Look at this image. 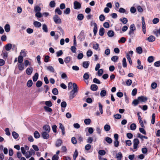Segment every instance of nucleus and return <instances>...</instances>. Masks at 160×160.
I'll return each mask as SVG.
<instances>
[{
    "instance_id": "de8ad7c7",
    "label": "nucleus",
    "mask_w": 160,
    "mask_h": 160,
    "mask_svg": "<svg viewBox=\"0 0 160 160\" xmlns=\"http://www.w3.org/2000/svg\"><path fill=\"white\" fill-rule=\"evenodd\" d=\"M98 153L100 155H104L105 154L106 152L104 150H100L98 151Z\"/></svg>"
},
{
    "instance_id": "4c0bfd02",
    "label": "nucleus",
    "mask_w": 160,
    "mask_h": 160,
    "mask_svg": "<svg viewBox=\"0 0 160 160\" xmlns=\"http://www.w3.org/2000/svg\"><path fill=\"white\" fill-rule=\"evenodd\" d=\"M137 52L138 54H141L142 52V49L140 47H139L136 48Z\"/></svg>"
},
{
    "instance_id": "c85d7f7f",
    "label": "nucleus",
    "mask_w": 160,
    "mask_h": 160,
    "mask_svg": "<svg viewBox=\"0 0 160 160\" xmlns=\"http://www.w3.org/2000/svg\"><path fill=\"white\" fill-rule=\"evenodd\" d=\"M56 3L54 1H52L49 3V6L50 7L53 8L55 7Z\"/></svg>"
},
{
    "instance_id": "09e8293b",
    "label": "nucleus",
    "mask_w": 160,
    "mask_h": 160,
    "mask_svg": "<svg viewBox=\"0 0 160 160\" xmlns=\"http://www.w3.org/2000/svg\"><path fill=\"white\" fill-rule=\"evenodd\" d=\"M100 96L102 97L106 96V90H102L100 92Z\"/></svg>"
},
{
    "instance_id": "473e14b6",
    "label": "nucleus",
    "mask_w": 160,
    "mask_h": 160,
    "mask_svg": "<svg viewBox=\"0 0 160 160\" xmlns=\"http://www.w3.org/2000/svg\"><path fill=\"white\" fill-rule=\"evenodd\" d=\"M84 18V16L82 14H79L78 15L77 18L80 21L82 20Z\"/></svg>"
},
{
    "instance_id": "2eb2a0df",
    "label": "nucleus",
    "mask_w": 160,
    "mask_h": 160,
    "mask_svg": "<svg viewBox=\"0 0 160 160\" xmlns=\"http://www.w3.org/2000/svg\"><path fill=\"white\" fill-rule=\"evenodd\" d=\"M116 157L118 160H121L122 155L121 152H119L116 154Z\"/></svg>"
},
{
    "instance_id": "603ef678",
    "label": "nucleus",
    "mask_w": 160,
    "mask_h": 160,
    "mask_svg": "<svg viewBox=\"0 0 160 160\" xmlns=\"http://www.w3.org/2000/svg\"><path fill=\"white\" fill-rule=\"evenodd\" d=\"M99 109L101 114L103 113L102 105L100 102L98 103Z\"/></svg>"
},
{
    "instance_id": "c9c22d12",
    "label": "nucleus",
    "mask_w": 160,
    "mask_h": 160,
    "mask_svg": "<svg viewBox=\"0 0 160 160\" xmlns=\"http://www.w3.org/2000/svg\"><path fill=\"white\" fill-rule=\"evenodd\" d=\"M42 29L44 32H48V28L46 24H44L43 25Z\"/></svg>"
},
{
    "instance_id": "6e6d98bb",
    "label": "nucleus",
    "mask_w": 160,
    "mask_h": 160,
    "mask_svg": "<svg viewBox=\"0 0 160 160\" xmlns=\"http://www.w3.org/2000/svg\"><path fill=\"white\" fill-rule=\"evenodd\" d=\"M126 41V38L124 37H122L120 39L118 40V42L119 43H124Z\"/></svg>"
},
{
    "instance_id": "f8f14e48",
    "label": "nucleus",
    "mask_w": 160,
    "mask_h": 160,
    "mask_svg": "<svg viewBox=\"0 0 160 160\" xmlns=\"http://www.w3.org/2000/svg\"><path fill=\"white\" fill-rule=\"evenodd\" d=\"M89 65V62L88 61H84L83 62V67L85 68H87Z\"/></svg>"
},
{
    "instance_id": "e2e57ef3",
    "label": "nucleus",
    "mask_w": 160,
    "mask_h": 160,
    "mask_svg": "<svg viewBox=\"0 0 160 160\" xmlns=\"http://www.w3.org/2000/svg\"><path fill=\"white\" fill-rule=\"evenodd\" d=\"M154 34L156 36L158 37V34H159L160 35V28L158 30L154 31Z\"/></svg>"
},
{
    "instance_id": "37998d69",
    "label": "nucleus",
    "mask_w": 160,
    "mask_h": 160,
    "mask_svg": "<svg viewBox=\"0 0 160 160\" xmlns=\"http://www.w3.org/2000/svg\"><path fill=\"white\" fill-rule=\"evenodd\" d=\"M99 47V45L97 43H93V48L95 50H98Z\"/></svg>"
},
{
    "instance_id": "72a5a7b5",
    "label": "nucleus",
    "mask_w": 160,
    "mask_h": 160,
    "mask_svg": "<svg viewBox=\"0 0 160 160\" xmlns=\"http://www.w3.org/2000/svg\"><path fill=\"white\" fill-rule=\"evenodd\" d=\"M12 135L13 138L15 139L17 138L19 136L18 134L14 131L12 132Z\"/></svg>"
},
{
    "instance_id": "e433bc0d",
    "label": "nucleus",
    "mask_w": 160,
    "mask_h": 160,
    "mask_svg": "<svg viewBox=\"0 0 160 160\" xmlns=\"http://www.w3.org/2000/svg\"><path fill=\"white\" fill-rule=\"evenodd\" d=\"M106 141L109 144H111L112 142V140L110 137H106L105 138Z\"/></svg>"
},
{
    "instance_id": "bb28decb",
    "label": "nucleus",
    "mask_w": 160,
    "mask_h": 160,
    "mask_svg": "<svg viewBox=\"0 0 160 160\" xmlns=\"http://www.w3.org/2000/svg\"><path fill=\"white\" fill-rule=\"evenodd\" d=\"M110 128V126L108 124H106L104 126V129L106 132L109 131Z\"/></svg>"
},
{
    "instance_id": "f3484780",
    "label": "nucleus",
    "mask_w": 160,
    "mask_h": 160,
    "mask_svg": "<svg viewBox=\"0 0 160 160\" xmlns=\"http://www.w3.org/2000/svg\"><path fill=\"white\" fill-rule=\"evenodd\" d=\"M93 24H94V27L93 28V31L94 34L95 35H96V33H97V31H98L97 26V24L96 23L94 22V23Z\"/></svg>"
},
{
    "instance_id": "ddd939ff",
    "label": "nucleus",
    "mask_w": 160,
    "mask_h": 160,
    "mask_svg": "<svg viewBox=\"0 0 160 160\" xmlns=\"http://www.w3.org/2000/svg\"><path fill=\"white\" fill-rule=\"evenodd\" d=\"M107 34L109 37L111 38L114 36V32L112 30H109Z\"/></svg>"
},
{
    "instance_id": "c03bdc74",
    "label": "nucleus",
    "mask_w": 160,
    "mask_h": 160,
    "mask_svg": "<svg viewBox=\"0 0 160 160\" xmlns=\"http://www.w3.org/2000/svg\"><path fill=\"white\" fill-rule=\"evenodd\" d=\"M45 104L48 107H51L52 106V103L50 101H46Z\"/></svg>"
},
{
    "instance_id": "4be33fe9",
    "label": "nucleus",
    "mask_w": 160,
    "mask_h": 160,
    "mask_svg": "<svg viewBox=\"0 0 160 160\" xmlns=\"http://www.w3.org/2000/svg\"><path fill=\"white\" fill-rule=\"evenodd\" d=\"M122 65L123 68H126L127 67V63L126 60L125 58H123L122 60Z\"/></svg>"
},
{
    "instance_id": "aec40b11",
    "label": "nucleus",
    "mask_w": 160,
    "mask_h": 160,
    "mask_svg": "<svg viewBox=\"0 0 160 160\" xmlns=\"http://www.w3.org/2000/svg\"><path fill=\"white\" fill-rule=\"evenodd\" d=\"M12 47V44L11 43H8L5 46V49L7 51H9Z\"/></svg>"
},
{
    "instance_id": "0e129e2a",
    "label": "nucleus",
    "mask_w": 160,
    "mask_h": 160,
    "mask_svg": "<svg viewBox=\"0 0 160 160\" xmlns=\"http://www.w3.org/2000/svg\"><path fill=\"white\" fill-rule=\"evenodd\" d=\"M98 70V75L99 76H101L103 72V70L102 69H101Z\"/></svg>"
},
{
    "instance_id": "a18cd8bd",
    "label": "nucleus",
    "mask_w": 160,
    "mask_h": 160,
    "mask_svg": "<svg viewBox=\"0 0 160 160\" xmlns=\"http://www.w3.org/2000/svg\"><path fill=\"white\" fill-rule=\"evenodd\" d=\"M23 60V58L22 56H19L18 57V62L20 63H22Z\"/></svg>"
},
{
    "instance_id": "9b49d317",
    "label": "nucleus",
    "mask_w": 160,
    "mask_h": 160,
    "mask_svg": "<svg viewBox=\"0 0 160 160\" xmlns=\"http://www.w3.org/2000/svg\"><path fill=\"white\" fill-rule=\"evenodd\" d=\"M33 25L34 27L37 28H39L41 27V24L40 22L38 21H34L33 22Z\"/></svg>"
},
{
    "instance_id": "7c9ffc66",
    "label": "nucleus",
    "mask_w": 160,
    "mask_h": 160,
    "mask_svg": "<svg viewBox=\"0 0 160 160\" xmlns=\"http://www.w3.org/2000/svg\"><path fill=\"white\" fill-rule=\"evenodd\" d=\"M43 108L46 112H51L52 111V109L49 107L45 106H44Z\"/></svg>"
},
{
    "instance_id": "13d9d810",
    "label": "nucleus",
    "mask_w": 160,
    "mask_h": 160,
    "mask_svg": "<svg viewBox=\"0 0 160 160\" xmlns=\"http://www.w3.org/2000/svg\"><path fill=\"white\" fill-rule=\"evenodd\" d=\"M61 106L62 108H65L67 106V103L65 101L62 102L61 103Z\"/></svg>"
},
{
    "instance_id": "20e7f679",
    "label": "nucleus",
    "mask_w": 160,
    "mask_h": 160,
    "mask_svg": "<svg viewBox=\"0 0 160 160\" xmlns=\"http://www.w3.org/2000/svg\"><path fill=\"white\" fill-rule=\"evenodd\" d=\"M133 149L135 150L133 151H135L137 150L138 148V145L139 143V140L137 138L134 139L133 141Z\"/></svg>"
},
{
    "instance_id": "3c124183",
    "label": "nucleus",
    "mask_w": 160,
    "mask_h": 160,
    "mask_svg": "<svg viewBox=\"0 0 160 160\" xmlns=\"http://www.w3.org/2000/svg\"><path fill=\"white\" fill-rule=\"evenodd\" d=\"M154 58L152 56H150L148 57V61L149 62H152L153 61Z\"/></svg>"
},
{
    "instance_id": "f03ea898",
    "label": "nucleus",
    "mask_w": 160,
    "mask_h": 160,
    "mask_svg": "<svg viewBox=\"0 0 160 160\" xmlns=\"http://www.w3.org/2000/svg\"><path fill=\"white\" fill-rule=\"evenodd\" d=\"M53 20L56 24H60L62 23V20L57 15H55L53 18Z\"/></svg>"
},
{
    "instance_id": "a211bd4d",
    "label": "nucleus",
    "mask_w": 160,
    "mask_h": 160,
    "mask_svg": "<svg viewBox=\"0 0 160 160\" xmlns=\"http://www.w3.org/2000/svg\"><path fill=\"white\" fill-rule=\"evenodd\" d=\"M18 66L20 71H22L24 69V66L23 63H20L18 65Z\"/></svg>"
},
{
    "instance_id": "f704fd0d",
    "label": "nucleus",
    "mask_w": 160,
    "mask_h": 160,
    "mask_svg": "<svg viewBox=\"0 0 160 160\" xmlns=\"http://www.w3.org/2000/svg\"><path fill=\"white\" fill-rule=\"evenodd\" d=\"M91 120L89 118L86 119L84 120V122L86 125H88L90 124Z\"/></svg>"
},
{
    "instance_id": "69168bd1",
    "label": "nucleus",
    "mask_w": 160,
    "mask_h": 160,
    "mask_svg": "<svg viewBox=\"0 0 160 160\" xmlns=\"http://www.w3.org/2000/svg\"><path fill=\"white\" fill-rule=\"evenodd\" d=\"M97 133L98 134H100L101 133V129L100 128L98 127L97 126L96 128V129Z\"/></svg>"
},
{
    "instance_id": "f257e3e1",
    "label": "nucleus",
    "mask_w": 160,
    "mask_h": 160,
    "mask_svg": "<svg viewBox=\"0 0 160 160\" xmlns=\"http://www.w3.org/2000/svg\"><path fill=\"white\" fill-rule=\"evenodd\" d=\"M78 92V89L77 85L75 83H73V88L70 92L69 95V98L72 99L77 95Z\"/></svg>"
},
{
    "instance_id": "5701e85b",
    "label": "nucleus",
    "mask_w": 160,
    "mask_h": 160,
    "mask_svg": "<svg viewBox=\"0 0 160 160\" xmlns=\"http://www.w3.org/2000/svg\"><path fill=\"white\" fill-rule=\"evenodd\" d=\"M4 29L6 32H8L10 31V26L9 24H7L4 26Z\"/></svg>"
},
{
    "instance_id": "9d476101",
    "label": "nucleus",
    "mask_w": 160,
    "mask_h": 160,
    "mask_svg": "<svg viewBox=\"0 0 160 160\" xmlns=\"http://www.w3.org/2000/svg\"><path fill=\"white\" fill-rule=\"evenodd\" d=\"M146 40H148L149 42H152L154 41L155 40V37L152 35H151L147 39H146Z\"/></svg>"
},
{
    "instance_id": "cd10ccee",
    "label": "nucleus",
    "mask_w": 160,
    "mask_h": 160,
    "mask_svg": "<svg viewBox=\"0 0 160 160\" xmlns=\"http://www.w3.org/2000/svg\"><path fill=\"white\" fill-rule=\"evenodd\" d=\"M55 12L56 13H57L59 15H61L62 13V11L59 8H56L55 10Z\"/></svg>"
},
{
    "instance_id": "393cba45",
    "label": "nucleus",
    "mask_w": 160,
    "mask_h": 160,
    "mask_svg": "<svg viewBox=\"0 0 160 160\" xmlns=\"http://www.w3.org/2000/svg\"><path fill=\"white\" fill-rule=\"evenodd\" d=\"M38 73H36L34 76L32 77V79L34 82H36V81L38 78Z\"/></svg>"
},
{
    "instance_id": "4468645a",
    "label": "nucleus",
    "mask_w": 160,
    "mask_h": 160,
    "mask_svg": "<svg viewBox=\"0 0 160 160\" xmlns=\"http://www.w3.org/2000/svg\"><path fill=\"white\" fill-rule=\"evenodd\" d=\"M43 129L46 131V132H49L50 130V128L48 125H46L43 127Z\"/></svg>"
},
{
    "instance_id": "79ce46f5",
    "label": "nucleus",
    "mask_w": 160,
    "mask_h": 160,
    "mask_svg": "<svg viewBox=\"0 0 160 160\" xmlns=\"http://www.w3.org/2000/svg\"><path fill=\"white\" fill-rule=\"evenodd\" d=\"M118 56H115L112 57L111 58V60L114 62H116L118 60Z\"/></svg>"
},
{
    "instance_id": "6ab92c4d",
    "label": "nucleus",
    "mask_w": 160,
    "mask_h": 160,
    "mask_svg": "<svg viewBox=\"0 0 160 160\" xmlns=\"http://www.w3.org/2000/svg\"><path fill=\"white\" fill-rule=\"evenodd\" d=\"M98 87L96 84H92L91 86V89L93 91H95L98 89Z\"/></svg>"
},
{
    "instance_id": "412c9836",
    "label": "nucleus",
    "mask_w": 160,
    "mask_h": 160,
    "mask_svg": "<svg viewBox=\"0 0 160 160\" xmlns=\"http://www.w3.org/2000/svg\"><path fill=\"white\" fill-rule=\"evenodd\" d=\"M120 21L122 22L123 24H126L128 22L127 19L125 18H123L120 19Z\"/></svg>"
},
{
    "instance_id": "a878e982",
    "label": "nucleus",
    "mask_w": 160,
    "mask_h": 160,
    "mask_svg": "<svg viewBox=\"0 0 160 160\" xmlns=\"http://www.w3.org/2000/svg\"><path fill=\"white\" fill-rule=\"evenodd\" d=\"M71 12V10L69 8H67L63 11L64 14L68 15Z\"/></svg>"
},
{
    "instance_id": "39448f33",
    "label": "nucleus",
    "mask_w": 160,
    "mask_h": 160,
    "mask_svg": "<svg viewBox=\"0 0 160 160\" xmlns=\"http://www.w3.org/2000/svg\"><path fill=\"white\" fill-rule=\"evenodd\" d=\"M74 8L75 9H79L81 8V3L76 1L74 2Z\"/></svg>"
},
{
    "instance_id": "774afa93",
    "label": "nucleus",
    "mask_w": 160,
    "mask_h": 160,
    "mask_svg": "<svg viewBox=\"0 0 160 160\" xmlns=\"http://www.w3.org/2000/svg\"><path fill=\"white\" fill-rule=\"evenodd\" d=\"M119 142L118 140H115L114 142V146L116 147H117L119 146Z\"/></svg>"
},
{
    "instance_id": "680f3d73",
    "label": "nucleus",
    "mask_w": 160,
    "mask_h": 160,
    "mask_svg": "<svg viewBox=\"0 0 160 160\" xmlns=\"http://www.w3.org/2000/svg\"><path fill=\"white\" fill-rule=\"evenodd\" d=\"M89 77V75L88 73H85L83 76V78L85 80L88 79Z\"/></svg>"
},
{
    "instance_id": "338daca9",
    "label": "nucleus",
    "mask_w": 160,
    "mask_h": 160,
    "mask_svg": "<svg viewBox=\"0 0 160 160\" xmlns=\"http://www.w3.org/2000/svg\"><path fill=\"white\" fill-rule=\"evenodd\" d=\"M99 19L100 21H103L105 19V17L103 15L101 14L99 16Z\"/></svg>"
},
{
    "instance_id": "4d7b16f0",
    "label": "nucleus",
    "mask_w": 160,
    "mask_h": 160,
    "mask_svg": "<svg viewBox=\"0 0 160 160\" xmlns=\"http://www.w3.org/2000/svg\"><path fill=\"white\" fill-rule=\"evenodd\" d=\"M93 82L94 83L98 84H100L101 83V82L100 80L96 78H95L93 79Z\"/></svg>"
},
{
    "instance_id": "8fccbe9b",
    "label": "nucleus",
    "mask_w": 160,
    "mask_h": 160,
    "mask_svg": "<svg viewBox=\"0 0 160 160\" xmlns=\"http://www.w3.org/2000/svg\"><path fill=\"white\" fill-rule=\"evenodd\" d=\"M155 115L154 113H153L152 115V119L151 120V123L152 124H154L155 122Z\"/></svg>"
},
{
    "instance_id": "2f4dec72",
    "label": "nucleus",
    "mask_w": 160,
    "mask_h": 160,
    "mask_svg": "<svg viewBox=\"0 0 160 160\" xmlns=\"http://www.w3.org/2000/svg\"><path fill=\"white\" fill-rule=\"evenodd\" d=\"M47 69L50 72H53L54 71V69L53 68L52 66H48L47 67Z\"/></svg>"
},
{
    "instance_id": "1a4fd4ad",
    "label": "nucleus",
    "mask_w": 160,
    "mask_h": 160,
    "mask_svg": "<svg viewBox=\"0 0 160 160\" xmlns=\"http://www.w3.org/2000/svg\"><path fill=\"white\" fill-rule=\"evenodd\" d=\"M33 71V68L32 67H30L27 68L26 70V73L28 75H30Z\"/></svg>"
},
{
    "instance_id": "bf43d9fd",
    "label": "nucleus",
    "mask_w": 160,
    "mask_h": 160,
    "mask_svg": "<svg viewBox=\"0 0 160 160\" xmlns=\"http://www.w3.org/2000/svg\"><path fill=\"white\" fill-rule=\"evenodd\" d=\"M42 84V82L40 81H38L36 83V86L37 87H40Z\"/></svg>"
},
{
    "instance_id": "49530a36",
    "label": "nucleus",
    "mask_w": 160,
    "mask_h": 160,
    "mask_svg": "<svg viewBox=\"0 0 160 160\" xmlns=\"http://www.w3.org/2000/svg\"><path fill=\"white\" fill-rule=\"evenodd\" d=\"M78 155V152L77 150H76L75 151L73 155V158L74 160H75L77 157Z\"/></svg>"
},
{
    "instance_id": "7ed1b4c3",
    "label": "nucleus",
    "mask_w": 160,
    "mask_h": 160,
    "mask_svg": "<svg viewBox=\"0 0 160 160\" xmlns=\"http://www.w3.org/2000/svg\"><path fill=\"white\" fill-rule=\"evenodd\" d=\"M35 154V151L32 149H31L29 151L26 152L25 157L27 158H29L32 155H34Z\"/></svg>"
},
{
    "instance_id": "423d86ee",
    "label": "nucleus",
    "mask_w": 160,
    "mask_h": 160,
    "mask_svg": "<svg viewBox=\"0 0 160 160\" xmlns=\"http://www.w3.org/2000/svg\"><path fill=\"white\" fill-rule=\"evenodd\" d=\"M62 143V141L61 139H58L55 142V146L57 147H60Z\"/></svg>"
},
{
    "instance_id": "c756f323",
    "label": "nucleus",
    "mask_w": 160,
    "mask_h": 160,
    "mask_svg": "<svg viewBox=\"0 0 160 160\" xmlns=\"http://www.w3.org/2000/svg\"><path fill=\"white\" fill-rule=\"evenodd\" d=\"M41 8L39 6L37 5L35 6L34 8V11L36 12H40L41 11Z\"/></svg>"
},
{
    "instance_id": "5fc2aeb1",
    "label": "nucleus",
    "mask_w": 160,
    "mask_h": 160,
    "mask_svg": "<svg viewBox=\"0 0 160 160\" xmlns=\"http://www.w3.org/2000/svg\"><path fill=\"white\" fill-rule=\"evenodd\" d=\"M52 93L55 95H57L58 94V90L56 88H54L52 90Z\"/></svg>"
},
{
    "instance_id": "b1692460",
    "label": "nucleus",
    "mask_w": 160,
    "mask_h": 160,
    "mask_svg": "<svg viewBox=\"0 0 160 160\" xmlns=\"http://www.w3.org/2000/svg\"><path fill=\"white\" fill-rule=\"evenodd\" d=\"M126 57L130 64V65H132V62L131 59L130 58V56L128 53H126Z\"/></svg>"
},
{
    "instance_id": "0eeeda50",
    "label": "nucleus",
    "mask_w": 160,
    "mask_h": 160,
    "mask_svg": "<svg viewBox=\"0 0 160 160\" xmlns=\"http://www.w3.org/2000/svg\"><path fill=\"white\" fill-rule=\"evenodd\" d=\"M138 99L139 102H145L147 100V98L146 97L141 96L138 98Z\"/></svg>"
},
{
    "instance_id": "dca6fc26",
    "label": "nucleus",
    "mask_w": 160,
    "mask_h": 160,
    "mask_svg": "<svg viewBox=\"0 0 160 160\" xmlns=\"http://www.w3.org/2000/svg\"><path fill=\"white\" fill-rule=\"evenodd\" d=\"M105 32V29L103 28H101L99 30V34L101 36H102Z\"/></svg>"
},
{
    "instance_id": "a19ab883",
    "label": "nucleus",
    "mask_w": 160,
    "mask_h": 160,
    "mask_svg": "<svg viewBox=\"0 0 160 160\" xmlns=\"http://www.w3.org/2000/svg\"><path fill=\"white\" fill-rule=\"evenodd\" d=\"M130 129L132 130H134L136 128V125L135 123L132 124L130 126Z\"/></svg>"
},
{
    "instance_id": "6e6552de",
    "label": "nucleus",
    "mask_w": 160,
    "mask_h": 160,
    "mask_svg": "<svg viewBox=\"0 0 160 160\" xmlns=\"http://www.w3.org/2000/svg\"><path fill=\"white\" fill-rule=\"evenodd\" d=\"M48 132H42V136L44 139H48L49 138V136Z\"/></svg>"
},
{
    "instance_id": "864d4df0",
    "label": "nucleus",
    "mask_w": 160,
    "mask_h": 160,
    "mask_svg": "<svg viewBox=\"0 0 160 160\" xmlns=\"http://www.w3.org/2000/svg\"><path fill=\"white\" fill-rule=\"evenodd\" d=\"M71 59V58L70 57H67L65 58L64 62L66 63H68L70 61Z\"/></svg>"
},
{
    "instance_id": "ea45409f",
    "label": "nucleus",
    "mask_w": 160,
    "mask_h": 160,
    "mask_svg": "<svg viewBox=\"0 0 160 160\" xmlns=\"http://www.w3.org/2000/svg\"><path fill=\"white\" fill-rule=\"evenodd\" d=\"M32 82L31 80H29L27 82V85L28 87H31L32 85Z\"/></svg>"
},
{
    "instance_id": "58836bf2",
    "label": "nucleus",
    "mask_w": 160,
    "mask_h": 160,
    "mask_svg": "<svg viewBox=\"0 0 160 160\" xmlns=\"http://www.w3.org/2000/svg\"><path fill=\"white\" fill-rule=\"evenodd\" d=\"M34 136L35 138H39L40 137L39 133L37 131H36L34 133Z\"/></svg>"
},
{
    "instance_id": "052dcab7",
    "label": "nucleus",
    "mask_w": 160,
    "mask_h": 160,
    "mask_svg": "<svg viewBox=\"0 0 160 160\" xmlns=\"http://www.w3.org/2000/svg\"><path fill=\"white\" fill-rule=\"evenodd\" d=\"M138 138H139L141 139H143V138H145V139H148L147 137L144 136H143L140 133H138Z\"/></svg>"
}]
</instances>
